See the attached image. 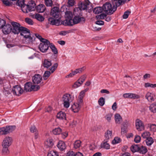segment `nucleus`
I'll list each match as a JSON object with an SVG mask.
<instances>
[{
    "mask_svg": "<svg viewBox=\"0 0 156 156\" xmlns=\"http://www.w3.org/2000/svg\"><path fill=\"white\" fill-rule=\"evenodd\" d=\"M57 146L58 149L61 151H63L66 148V144L62 141H59Z\"/></svg>",
    "mask_w": 156,
    "mask_h": 156,
    "instance_id": "obj_21",
    "label": "nucleus"
},
{
    "mask_svg": "<svg viewBox=\"0 0 156 156\" xmlns=\"http://www.w3.org/2000/svg\"><path fill=\"white\" fill-rule=\"evenodd\" d=\"M16 4L21 8L25 4L24 0H18Z\"/></svg>",
    "mask_w": 156,
    "mask_h": 156,
    "instance_id": "obj_54",
    "label": "nucleus"
},
{
    "mask_svg": "<svg viewBox=\"0 0 156 156\" xmlns=\"http://www.w3.org/2000/svg\"><path fill=\"white\" fill-rule=\"evenodd\" d=\"M136 128L138 131L144 130V126L143 122L139 119H137L135 121Z\"/></svg>",
    "mask_w": 156,
    "mask_h": 156,
    "instance_id": "obj_8",
    "label": "nucleus"
},
{
    "mask_svg": "<svg viewBox=\"0 0 156 156\" xmlns=\"http://www.w3.org/2000/svg\"><path fill=\"white\" fill-rule=\"evenodd\" d=\"M5 24V21L2 19H0V28H2Z\"/></svg>",
    "mask_w": 156,
    "mask_h": 156,
    "instance_id": "obj_64",
    "label": "nucleus"
},
{
    "mask_svg": "<svg viewBox=\"0 0 156 156\" xmlns=\"http://www.w3.org/2000/svg\"><path fill=\"white\" fill-rule=\"evenodd\" d=\"M50 44V41L47 39L41 42L39 45L40 50L43 53L46 52L49 48Z\"/></svg>",
    "mask_w": 156,
    "mask_h": 156,
    "instance_id": "obj_4",
    "label": "nucleus"
},
{
    "mask_svg": "<svg viewBox=\"0 0 156 156\" xmlns=\"http://www.w3.org/2000/svg\"><path fill=\"white\" fill-rule=\"evenodd\" d=\"M65 16L67 19H71L73 18V15L71 12L67 11L65 13Z\"/></svg>",
    "mask_w": 156,
    "mask_h": 156,
    "instance_id": "obj_42",
    "label": "nucleus"
},
{
    "mask_svg": "<svg viewBox=\"0 0 156 156\" xmlns=\"http://www.w3.org/2000/svg\"><path fill=\"white\" fill-rule=\"evenodd\" d=\"M155 97V94L153 92H148L145 95V98L148 101L152 102L154 100V98Z\"/></svg>",
    "mask_w": 156,
    "mask_h": 156,
    "instance_id": "obj_11",
    "label": "nucleus"
},
{
    "mask_svg": "<svg viewBox=\"0 0 156 156\" xmlns=\"http://www.w3.org/2000/svg\"><path fill=\"white\" fill-rule=\"evenodd\" d=\"M139 98V96L138 95L132 93H129V98L138 99Z\"/></svg>",
    "mask_w": 156,
    "mask_h": 156,
    "instance_id": "obj_43",
    "label": "nucleus"
},
{
    "mask_svg": "<svg viewBox=\"0 0 156 156\" xmlns=\"http://www.w3.org/2000/svg\"><path fill=\"white\" fill-rule=\"evenodd\" d=\"M84 81V79H79L73 85V87L74 88H76L80 87Z\"/></svg>",
    "mask_w": 156,
    "mask_h": 156,
    "instance_id": "obj_27",
    "label": "nucleus"
},
{
    "mask_svg": "<svg viewBox=\"0 0 156 156\" xmlns=\"http://www.w3.org/2000/svg\"><path fill=\"white\" fill-rule=\"evenodd\" d=\"M103 11L107 14H112L116 10L117 7L113 6L112 7L111 4L108 2H106L103 6Z\"/></svg>",
    "mask_w": 156,
    "mask_h": 156,
    "instance_id": "obj_3",
    "label": "nucleus"
},
{
    "mask_svg": "<svg viewBox=\"0 0 156 156\" xmlns=\"http://www.w3.org/2000/svg\"><path fill=\"white\" fill-rule=\"evenodd\" d=\"M129 13L130 12L128 11H127L125 12L122 16L123 18L124 19L127 18L128 17Z\"/></svg>",
    "mask_w": 156,
    "mask_h": 156,
    "instance_id": "obj_60",
    "label": "nucleus"
},
{
    "mask_svg": "<svg viewBox=\"0 0 156 156\" xmlns=\"http://www.w3.org/2000/svg\"><path fill=\"white\" fill-rule=\"evenodd\" d=\"M58 66V64L57 63L54 64V65L52 66L51 69H50V70L51 73H53L55 71V70L57 68Z\"/></svg>",
    "mask_w": 156,
    "mask_h": 156,
    "instance_id": "obj_56",
    "label": "nucleus"
},
{
    "mask_svg": "<svg viewBox=\"0 0 156 156\" xmlns=\"http://www.w3.org/2000/svg\"><path fill=\"white\" fill-rule=\"evenodd\" d=\"M66 156H75V153L73 151H69L67 152Z\"/></svg>",
    "mask_w": 156,
    "mask_h": 156,
    "instance_id": "obj_61",
    "label": "nucleus"
},
{
    "mask_svg": "<svg viewBox=\"0 0 156 156\" xmlns=\"http://www.w3.org/2000/svg\"><path fill=\"white\" fill-rule=\"evenodd\" d=\"M151 130L153 132L156 131V125L154 124H150L149 125Z\"/></svg>",
    "mask_w": 156,
    "mask_h": 156,
    "instance_id": "obj_52",
    "label": "nucleus"
},
{
    "mask_svg": "<svg viewBox=\"0 0 156 156\" xmlns=\"http://www.w3.org/2000/svg\"><path fill=\"white\" fill-rule=\"evenodd\" d=\"M149 109L151 112L154 113L156 112V103L151 104L149 106Z\"/></svg>",
    "mask_w": 156,
    "mask_h": 156,
    "instance_id": "obj_31",
    "label": "nucleus"
},
{
    "mask_svg": "<svg viewBox=\"0 0 156 156\" xmlns=\"http://www.w3.org/2000/svg\"><path fill=\"white\" fill-rule=\"evenodd\" d=\"M80 105L77 103H74L72 106L71 109L74 112H78L80 109Z\"/></svg>",
    "mask_w": 156,
    "mask_h": 156,
    "instance_id": "obj_18",
    "label": "nucleus"
},
{
    "mask_svg": "<svg viewBox=\"0 0 156 156\" xmlns=\"http://www.w3.org/2000/svg\"><path fill=\"white\" fill-rule=\"evenodd\" d=\"M45 144L48 147H51L52 146L53 143L52 142V140L51 139H48L47 141L45 142Z\"/></svg>",
    "mask_w": 156,
    "mask_h": 156,
    "instance_id": "obj_44",
    "label": "nucleus"
},
{
    "mask_svg": "<svg viewBox=\"0 0 156 156\" xmlns=\"http://www.w3.org/2000/svg\"><path fill=\"white\" fill-rule=\"evenodd\" d=\"M50 15L55 19H59L61 17L59 8L57 7H54L51 9Z\"/></svg>",
    "mask_w": 156,
    "mask_h": 156,
    "instance_id": "obj_6",
    "label": "nucleus"
},
{
    "mask_svg": "<svg viewBox=\"0 0 156 156\" xmlns=\"http://www.w3.org/2000/svg\"><path fill=\"white\" fill-rule=\"evenodd\" d=\"M150 135V133L149 132L145 131L142 134V136L144 138H148L149 137Z\"/></svg>",
    "mask_w": 156,
    "mask_h": 156,
    "instance_id": "obj_50",
    "label": "nucleus"
},
{
    "mask_svg": "<svg viewBox=\"0 0 156 156\" xmlns=\"http://www.w3.org/2000/svg\"><path fill=\"white\" fill-rule=\"evenodd\" d=\"M42 79H32V81L34 85L39 84L42 85L43 83Z\"/></svg>",
    "mask_w": 156,
    "mask_h": 156,
    "instance_id": "obj_30",
    "label": "nucleus"
},
{
    "mask_svg": "<svg viewBox=\"0 0 156 156\" xmlns=\"http://www.w3.org/2000/svg\"><path fill=\"white\" fill-rule=\"evenodd\" d=\"M112 130H107L105 133V140H108L112 138Z\"/></svg>",
    "mask_w": 156,
    "mask_h": 156,
    "instance_id": "obj_20",
    "label": "nucleus"
},
{
    "mask_svg": "<svg viewBox=\"0 0 156 156\" xmlns=\"http://www.w3.org/2000/svg\"><path fill=\"white\" fill-rule=\"evenodd\" d=\"M11 24L12 27L11 30L12 33L15 34H18L20 31L21 28L23 27H20V25L19 23L15 22H11Z\"/></svg>",
    "mask_w": 156,
    "mask_h": 156,
    "instance_id": "obj_5",
    "label": "nucleus"
},
{
    "mask_svg": "<svg viewBox=\"0 0 156 156\" xmlns=\"http://www.w3.org/2000/svg\"><path fill=\"white\" fill-rule=\"evenodd\" d=\"M108 141L105 140H104L101 144V147L107 150L109 149L110 148V146L108 143Z\"/></svg>",
    "mask_w": 156,
    "mask_h": 156,
    "instance_id": "obj_25",
    "label": "nucleus"
},
{
    "mask_svg": "<svg viewBox=\"0 0 156 156\" xmlns=\"http://www.w3.org/2000/svg\"><path fill=\"white\" fill-rule=\"evenodd\" d=\"M12 91L14 94L19 96L23 93V90L20 86L16 85L13 87Z\"/></svg>",
    "mask_w": 156,
    "mask_h": 156,
    "instance_id": "obj_9",
    "label": "nucleus"
},
{
    "mask_svg": "<svg viewBox=\"0 0 156 156\" xmlns=\"http://www.w3.org/2000/svg\"><path fill=\"white\" fill-rule=\"evenodd\" d=\"M45 3L47 6H51L52 4V2L51 0H45Z\"/></svg>",
    "mask_w": 156,
    "mask_h": 156,
    "instance_id": "obj_55",
    "label": "nucleus"
},
{
    "mask_svg": "<svg viewBox=\"0 0 156 156\" xmlns=\"http://www.w3.org/2000/svg\"><path fill=\"white\" fill-rule=\"evenodd\" d=\"M2 152L4 155H7L9 154V151L8 147H9L2 146Z\"/></svg>",
    "mask_w": 156,
    "mask_h": 156,
    "instance_id": "obj_36",
    "label": "nucleus"
},
{
    "mask_svg": "<svg viewBox=\"0 0 156 156\" xmlns=\"http://www.w3.org/2000/svg\"><path fill=\"white\" fill-rule=\"evenodd\" d=\"M52 64L51 61L47 59L44 60L42 63L43 66L44 68H48L51 66Z\"/></svg>",
    "mask_w": 156,
    "mask_h": 156,
    "instance_id": "obj_26",
    "label": "nucleus"
},
{
    "mask_svg": "<svg viewBox=\"0 0 156 156\" xmlns=\"http://www.w3.org/2000/svg\"><path fill=\"white\" fill-rule=\"evenodd\" d=\"M28 12H29L34 11L36 9V4L33 1H31L28 4Z\"/></svg>",
    "mask_w": 156,
    "mask_h": 156,
    "instance_id": "obj_19",
    "label": "nucleus"
},
{
    "mask_svg": "<svg viewBox=\"0 0 156 156\" xmlns=\"http://www.w3.org/2000/svg\"><path fill=\"white\" fill-rule=\"evenodd\" d=\"M24 38V41L26 43H32L33 41L32 37L30 35Z\"/></svg>",
    "mask_w": 156,
    "mask_h": 156,
    "instance_id": "obj_39",
    "label": "nucleus"
},
{
    "mask_svg": "<svg viewBox=\"0 0 156 156\" xmlns=\"http://www.w3.org/2000/svg\"><path fill=\"white\" fill-rule=\"evenodd\" d=\"M144 86L145 87H150L152 88H155L156 87V84H153L149 83H145Z\"/></svg>",
    "mask_w": 156,
    "mask_h": 156,
    "instance_id": "obj_51",
    "label": "nucleus"
},
{
    "mask_svg": "<svg viewBox=\"0 0 156 156\" xmlns=\"http://www.w3.org/2000/svg\"><path fill=\"white\" fill-rule=\"evenodd\" d=\"M106 17V14H101L100 15L96 16V18L99 19H104Z\"/></svg>",
    "mask_w": 156,
    "mask_h": 156,
    "instance_id": "obj_53",
    "label": "nucleus"
},
{
    "mask_svg": "<svg viewBox=\"0 0 156 156\" xmlns=\"http://www.w3.org/2000/svg\"><path fill=\"white\" fill-rule=\"evenodd\" d=\"M120 139L118 137H115L112 141V142L113 144H118L120 142Z\"/></svg>",
    "mask_w": 156,
    "mask_h": 156,
    "instance_id": "obj_63",
    "label": "nucleus"
},
{
    "mask_svg": "<svg viewBox=\"0 0 156 156\" xmlns=\"http://www.w3.org/2000/svg\"><path fill=\"white\" fill-rule=\"evenodd\" d=\"M21 28V29L20 33V35L23 36V37L25 38L30 35V31L28 29L23 27Z\"/></svg>",
    "mask_w": 156,
    "mask_h": 156,
    "instance_id": "obj_12",
    "label": "nucleus"
},
{
    "mask_svg": "<svg viewBox=\"0 0 156 156\" xmlns=\"http://www.w3.org/2000/svg\"><path fill=\"white\" fill-rule=\"evenodd\" d=\"M57 118L60 120H65L66 119V114L64 112H60L58 113L57 115Z\"/></svg>",
    "mask_w": 156,
    "mask_h": 156,
    "instance_id": "obj_24",
    "label": "nucleus"
},
{
    "mask_svg": "<svg viewBox=\"0 0 156 156\" xmlns=\"http://www.w3.org/2000/svg\"><path fill=\"white\" fill-rule=\"evenodd\" d=\"M45 9V6L42 4H39L36 7V10L38 12H43Z\"/></svg>",
    "mask_w": 156,
    "mask_h": 156,
    "instance_id": "obj_22",
    "label": "nucleus"
},
{
    "mask_svg": "<svg viewBox=\"0 0 156 156\" xmlns=\"http://www.w3.org/2000/svg\"><path fill=\"white\" fill-rule=\"evenodd\" d=\"M115 119L116 124H120L122 122V118L121 115L118 114L116 113L114 115Z\"/></svg>",
    "mask_w": 156,
    "mask_h": 156,
    "instance_id": "obj_23",
    "label": "nucleus"
},
{
    "mask_svg": "<svg viewBox=\"0 0 156 156\" xmlns=\"http://www.w3.org/2000/svg\"><path fill=\"white\" fill-rule=\"evenodd\" d=\"M140 137L139 136L136 135L134 138V141L136 143H139L140 142Z\"/></svg>",
    "mask_w": 156,
    "mask_h": 156,
    "instance_id": "obj_57",
    "label": "nucleus"
},
{
    "mask_svg": "<svg viewBox=\"0 0 156 156\" xmlns=\"http://www.w3.org/2000/svg\"><path fill=\"white\" fill-rule=\"evenodd\" d=\"M31 132L34 134V137L35 139H37L38 137V132L36 127L34 126H32L30 129Z\"/></svg>",
    "mask_w": 156,
    "mask_h": 156,
    "instance_id": "obj_29",
    "label": "nucleus"
},
{
    "mask_svg": "<svg viewBox=\"0 0 156 156\" xmlns=\"http://www.w3.org/2000/svg\"><path fill=\"white\" fill-rule=\"evenodd\" d=\"M105 99L103 97L100 98L98 101V104L101 106L104 105L105 104Z\"/></svg>",
    "mask_w": 156,
    "mask_h": 156,
    "instance_id": "obj_47",
    "label": "nucleus"
},
{
    "mask_svg": "<svg viewBox=\"0 0 156 156\" xmlns=\"http://www.w3.org/2000/svg\"><path fill=\"white\" fill-rule=\"evenodd\" d=\"M61 23H62L63 25L65 26H72L74 25L75 24L73 21V20L71 19H66L63 21Z\"/></svg>",
    "mask_w": 156,
    "mask_h": 156,
    "instance_id": "obj_17",
    "label": "nucleus"
},
{
    "mask_svg": "<svg viewBox=\"0 0 156 156\" xmlns=\"http://www.w3.org/2000/svg\"><path fill=\"white\" fill-rule=\"evenodd\" d=\"M154 142L153 139L151 137L147 138L146 140V144L148 146H150Z\"/></svg>",
    "mask_w": 156,
    "mask_h": 156,
    "instance_id": "obj_38",
    "label": "nucleus"
},
{
    "mask_svg": "<svg viewBox=\"0 0 156 156\" xmlns=\"http://www.w3.org/2000/svg\"><path fill=\"white\" fill-rule=\"evenodd\" d=\"M112 115L111 113L107 114L105 117V119L108 122H111Z\"/></svg>",
    "mask_w": 156,
    "mask_h": 156,
    "instance_id": "obj_49",
    "label": "nucleus"
},
{
    "mask_svg": "<svg viewBox=\"0 0 156 156\" xmlns=\"http://www.w3.org/2000/svg\"><path fill=\"white\" fill-rule=\"evenodd\" d=\"M75 24H77L80 22H85V19L84 17H80L79 16H75L73 19Z\"/></svg>",
    "mask_w": 156,
    "mask_h": 156,
    "instance_id": "obj_16",
    "label": "nucleus"
},
{
    "mask_svg": "<svg viewBox=\"0 0 156 156\" xmlns=\"http://www.w3.org/2000/svg\"><path fill=\"white\" fill-rule=\"evenodd\" d=\"M113 2H115V5L116 7L122 5V2H124L125 0H112Z\"/></svg>",
    "mask_w": 156,
    "mask_h": 156,
    "instance_id": "obj_46",
    "label": "nucleus"
},
{
    "mask_svg": "<svg viewBox=\"0 0 156 156\" xmlns=\"http://www.w3.org/2000/svg\"><path fill=\"white\" fill-rule=\"evenodd\" d=\"M73 99V97H71L70 94L67 93L64 94L62 98L64 106L66 108H68Z\"/></svg>",
    "mask_w": 156,
    "mask_h": 156,
    "instance_id": "obj_1",
    "label": "nucleus"
},
{
    "mask_svg": "<svg viewBox=\"0 0 156 156\" xmlns=\"http://www.w3.org/2000/svg\"><path fill=\"white\" fill-rule=\"evenodd\" d=\"M81 146V142L79 140H76L73 144V147L76 149L79 148Z\"/></svg>",
    "mask_w": 156,
    "mask_h": 156,
    "instance_id": "obj_34",
    "label": "nucleus"
},
{
    "mask_svg": "<svg viewBox=\"0 0 156 156\" xmlns=\"http://www.w3.org/2000/svg\"><path fill=\"white\" fill-rule=\"evenodd\" d=\"M88 1H85L81 2L79 5V8L80 10H84L87 9V6L89 5Z\"/></svg>",
    "mask_w": 156,
    "mask_h": 156,
    "instance_id": "obj_15",
    "label": "nucleus"
},
{
    "mask_svg": "<svg viewBox=\"0 0 156 156\" xmlns=\"http://www.w3.org/2000/svg\"><path fill=\"white\" fill-rule=\"evenodd\" d=\"M49 47L54 54H58V51L57 49L54 44L52 43H50Z\"/></svg>",
    "mask_w": 156,
    "mask_h": 156,
    "instance_id": "obj_33",
    "label": "nucleus"
},
{
    "mask_svg": "<svg viewBox=\"0 0 156 156\" xmlns=\"http://www.w3.org/2000/svg\"><path fill=\"white\" fill-rule=\"evenodd\" d=\"M131 151L133 153L138 152L139 150V146L137 145H133L130 147Z\"/></svg>",
    "mask_w": 156,
    "mask_h": 156,
    "instance_id": "obj_37",
    "label": "nucleus"
},
{
    "mask_svg": "<svg viewBox=\"0 0 156 156\" xmlns=\"http://www.w3.org/2000/svg\"><path fill=\"white\" fill-rule=\"evenodd\" d=\"M147 151V150L146 147L143 146H139L138 152L142 154H144L146 153Z\"/></svg>",
    "mask_w": 156,
    "mask_h": 156,
    "instance_id": "obj_28",
    "label": "nucleus"
},
{
    "mask_svg": "<svg viewBox=\"0 0 156 156\" xmlns=\"http://www.w3.org/2000/svg\"><path fill=\"white\" fill-rule=\"evenodd\" d=\"M48 20L50 24L52 25L58 26L61 24L60 20L58 19H55L52 17H50L48 18Z\"/></svg>",
    "mask_w": 156,
    "mask_h": 156,
    "instance_id": "obj_13",
    "label": "nucleus"
},
{
    "mask_svg": "<svg viewBox=\"0 0 156 156\" xmlns=\"http://www.w3.org/2000/svg\"><path fill=\"white\" fill-rule=\"evenodd\" d=\"M13 139L11 137L6 136L4 139L2 144V146L10 147L12 144Z\"/></svg>",
    "mask_w": 156,
    "mask_h": 156,
    "instance_id": "obj_7",
    "label": "nucleus"
},
{
    "mask_svg": "<svg viewBox=\"0 0 156 156\" xmlns=\"http://www.w3.org/2000/svg\"><path fill=\"white\" fill-rule=\"evenodd\" d=\"M26 22L30 25H32L33 22L32 20L28 18H27L25 19Z\"/></svg>",
    "mask_w": 156,
    "mask_h": 156,
    "instance_id": "obj_62",
    "label": "nucleus"
},
{
    "mask_svg": "<svg viewBox=\"0 0 156 156\" xmlns=\"http://www.w3.org/2000/svg\"><path fill=\"white\" fill-rule=\"evenodd\" d=\"M5 134L6 135L13 131L16 129L14 126H9L4 127Z\"/></svg>",
    "mask_w": 156,
    "mask_h": 156,
    "instance_id": "obj_14",
    "label": "nucleus"
},
{
    "mask_svg": "<svg viewBox=\"0 0 156 156\" xmlns=\"http://www.w3.org/2000/svg\"><path fill=\"white\" fill-rule=\"evenodd\" d=\"M22 11L24 13H27L28 12V5L24 4L21 7Z\"/></svg>",
    "mask_w": 156,
    "mask_h": 156,
    "instance_id": "obj_45",
    "label": "nucleus"
},
{
    "mask_svg": "<svg viewBox=\"0 0 156 156\" xmlns=\"http://www.w3.org/2000/svg\"><path fill=\"white\" fill-rule=\"evenodd\" d=\"M85 69V67L83 66L81 68L76 69L74 70V71L76 74L78 73H82Z\"/></svg>",
    "mask_w": 156,
    "mask_h": 156,
    "instance_id": "obj_48",
    "label": "nucleus"
},
{
    "mask_svg": "<svg viewBox=\"0 0 156 156\" xmlns=\"http://www.w3.org/2000/svg\"><path fill=\"white\" fill-rule=\"evenodd\" d=\"M40 88L39 85H34L31 82H27L25 84L24 90L26 92L36 91Z\"/></svg>",
    "mask_w": 156,
    "mask_h": 156,
    "instance_id": "obj_2",
    "label": "nucleus"
},
{
    "mask_svg": "<svg viewBox=\"0 0 156 156\" xmlns=\"http://www.w3.org/2000/svg\"><path fill=\"white\" fill-rule=\"evenodd\" d=\"M48 156H59L58 152L53 150L49 151L48 154Z\"/></svg>",
    "mask_w": 156,
    "mask_h": 156,
    "instance_id": "obj_41",
    "label": "nucleus"
},
{
    "mask_svg": "<svg viewBox=\"0 0 156 156\" xmlns=\"http://www.w3.org/2000/svg\"><path fill=\"white\" fill-rule=\"evenodd\" d=\"M2 28V32L5 34H7L11 32L12 27L10 24H7L6 25H4Z\"/></svg>",
    "mask_w": 156,
    "mask_h": 156,
    "instance_id": "obj_10",
    "label": "nucleus"
},
{
    "mask_svg": "<svg viewBox=\"0 0 156 156\" xmlns=\"http://www.w3.org/2000/svg\"><path fill=\"white\" fill-rule=\"evenodd\" d=\"M103 11V7H98L95 8L93 11L96 14H99Z\"/></svg>",
    "mask_w": 156,
    "mask_h": 156,
    "instance_id": "obj_35",
    "label": "nucleus"
},
{
    "mask_svg": "<svg viewBox=\"0 0 156 156\" xmlns=\"http://www.w3.org/2000/svg\"><path fill=\"white\" fill-rule=\"evenodd\" d=\"M62 130L59 127H58L54 129L52 131L53 133L55 135H59L62 132Z\"/></svg>",
    "mask_w": 156,
    "mask_h": 156,
    "instance_id": "obj_40",
    "label": "nucleus"
},
{
    "mask_svg": "<svg viewBox=\"0 0 156 156\" xmlns=\"http://www.w3.org/2000/svg\"><path fill=\"white\" fill-rule=\"evenodd\" d=\"M32 17L40 21H42L44 20V18L41 15L38 13H36L35 15H34Z\"/></svg>",
    "mask_w": 156,
    "mask_h": 156,
    "instance_id": "obj_32",
    "label": "nucleus"
},
{
    "mask_svg": "<svg viewBox=\"0 0 156 156\" xmlns=\"http://www.w3.org/2000/svg\"><path fill=\"white\" fill-rule=\"evenodd\" d=\"M36 37L38 38L41 42L43 41H45L46 39L42 37L38 34H35Z\"/></svg>",
    "mask_w": 156,
    "mask_h": 156,
    "instance_id": "obj_59",
    "label": "nucleus"
},
{
    "mask_svg": "<svg viewBox=\"0 0 156 156\" xmlns=\"http://www.w3.org/2000/svg\"><path fill=\"white\" fill-rule=\"evenodd\" d=\"M76 74L75 72L74 71H72L71 73H70V74L67 75V76H66V78H69V77H73V76Z\"/></svg>",
    "mask_w": 156,
    "mask_h": 156,
    "instance_id": "obj_58",
    "label": "nucleus"
}]
</instances>
